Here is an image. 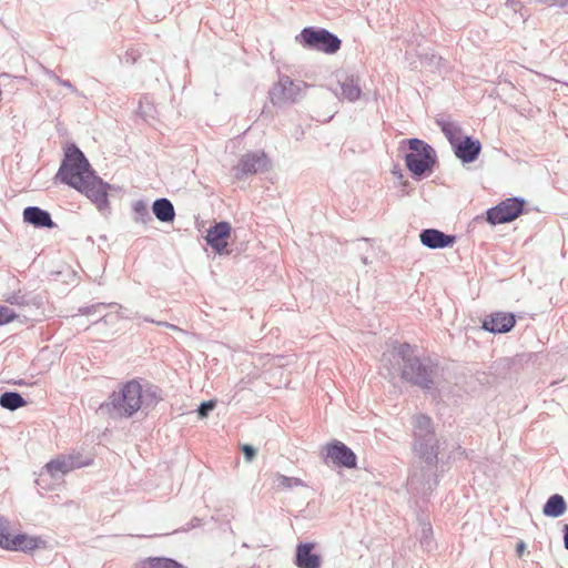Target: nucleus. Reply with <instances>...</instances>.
<instances>
[{
    "label": "nucleus",
    "instance_id": "obj_1",
    "mask_svg": "<svg viewBox=\"0 0 568 568\" xmlns=\"http://www.w3.org/2000/svg\"><path fill=\"white\" fill-rule=\"evenodd\" d=\"M54 180L85 195L99 212L110 209L109 191L113 186L97 174L75 143H70L64 149V156Z\"/></svg>",
    "mask_w": 568,
    "mask_h": 568
},
{
    "label": "nucleus",
    "instance_id": "obj_2",
    "mask_svg": "<svg viewBox=\"0 0 568 568\" xmlns=\"http://www.w3.org/2000/svg\"><path fill=\"white\" fill-rule=\"evenodd\" d=\"M413 444L415 456L424 464L423 474H414L409 478L410 487L420 480L426 481L427 489L432 491L439 483L437 469L445 471V463L438 457L440 440L436 435L433 419L423 413L412 417Z\"/></svg>",
    "mask_w": 568,
    "mask_h": 568
},
{
    "label": "nucleus",
    "instance_id": "obj_3",
    "mask_svg": "<svg viewBox=\"0 0 568 568\" xmlns=\"http://www.w3.org/2000/svg\"><path fill=\"white\" fill-rule=\"evenodd\" d=\"M396 354L399 358L400 379L435 397L438 393V362L429 356L418 355L417 348L408 343L399 344Z\"/></svg>",
    "mask_w": 568,
    "mask_h": 568
},
{
    "label": "nucleus",
    "instance_id": "obj_4",
    "mask_svg": "<svg viewBox=\"0 0 568 568\" xmlns=\"http://www.w3.org/2000/svg\"><path fill=\"white\" fill-rule=\"evenodd\" d=\"M141 395V383L138 379L128 381L120 384L119 389L100 404L99 409L111 418H131L142 409Z\"/></svg>",
    "mask_w": 568,
    "mask_h": 568
},
{
    "label": "nucleus",
    "instance_id": "obj_5",
    "mask_svg": "<svg viewBox=\"0 0 568 568\" xmlns=\"http://www.w3.org/2000/svg\"><path fill=\"white\" fill-rule=\"evenodd\" d=\"M404 150L405 165L415 181H420L433 173L437 154L432 145L418 138H410L400 141L399 151Z\"/></svg>",
    "mask_w": 568,
    "mask_h": 568
},
{
    "label": "nucleus",
    "instance_id": "obj_6",
    "mask_svg": "<svg viewBox=\"0 0 568 568\" xmlns=\"http://www.w3.org/2000/svg\"><path fill=\"white\" fill-rule=\"evenodd\" d=\"M295 40L307 50L325 54L336 53L342 45V40L335 33L320 27L303 28Z\"/></svg>",
    "mask_w": 568,
    "mask_h": 568
},
{
    "label": "nucleus",
    "instance_id": "obj_7",
    "mask_svg": "<svg viewBox=\"0 0 568 568\" xmlns=\"http://www.w3.org/2000/svg\"><path fill=\"white\" fill-rule=\"evenodd\" d=\"M526 200L520 196L507 197L486 211V221L490 225L513 222L525 212Z\"/></svg>",
    "mask_w": 568,
    "mask_h": 568
},
{
    "label": "nucleus",
    "instance_id": "obj_8",
    "mask_svg": "<svg viewBox=\"0 0 568 568\" xmlns=\"http://www.w3.org/2000/svg\"><path fill=\"white\" fill-rule=\"evenodd\" d=\"M270 169L271 160L264 151H250L240 158L233 170L235 178L242 180L248 175L267 172Z\"/></svg>",
    "mask_w": 568,
    "mask_h": 568
},
{
    "label": "nucleus",
    "instance_id": "obj_9",
    "mask_svg": "<svg viewBox=\"0 0 568 568\" xmlns=\"http://www.w3.org/2000/svg\"><path fill=\"white\" fill-rule=\"evenodd\" d=\"M325 464H333L338 468L354 469L357 467L356 454L343 442L333 439L325 446Z\"/></svg>",
    "mask_w": 568,
    "mask_h": 568
},
{
    "label": "nucleus",
    "instance_id": "obj_10",
    "mask_svg": "<svg viewBox=\"0 0 568 568\" xmlns=\"http://www.w3.org/2000/svg\"><path fill=\"white\" fill-rule=\"evenodd\" d=\"M302 92L301 83L294 82L290 77L282 75L277 83L268 91L270 100L273 105L281 106L286 103H294L298 100Z\"/></svg>",
    "mask_w": 568,
    "mask_h": 568
},
{
    "label": "nucleus",
    "instance_id": "obj_11",
    "mask_svg": "<svg viewBox=\"0 0 568 568\" xmlns=\"http://www.w3.org/2000/svg\"><path fill=\"white\" fill-rule=\"evenodd\" d=\"M232 226L227 221L215 222L205 235L206 244L217 255L229 254L227 240L231 237Z\"/></svg>",
    "mask_w": 568,
    "mask_h": 568
},
{
    "label": "nucleus",
    "instance_id": "obj_12",
    "mask_svg": "<svg viewBox=\"0 0 568 568\" xmlns=\"http://www.w3.org/2000/svg\"><path fill=\"white\" fill-rule=\"evenodd\" d=\"M481 143L471 135H464L459 141L453 143L452 150L463 165L474 163L480 155Z\"/></svg>",
    "mask_w": 568,
    "mask_h": 568
},
{
    "label": "nucleus",
    "instance_id": "obj_13",
    "mask_svg": "<svg viewBox=\"0 0 568 568\" xmlns=\"http://www.w3.org/2000/svg\"><path fill=\"white\" fill-rule=\"evenodd\" d=\"M516 315L508 312H494L481 320V328L491 334H505L516 325Z\"/></svg>",
    "mask_w": 568,
    "mask_h": 568
},
{
    "label": "nucleus",
    "instance_id": "obj_14",
    "mask_svg": "<svg viewBox=\"0 0 568 568\" xmlns=\"http://www.w3.org/2000/svg\"><path fill=\"white\" fill-rule=\"evenodd\" d=\"M42 545L43 541L33 535H0V548L10 551H31Z\"/></svg>",
    "mask_w": 568,
    "mask_h": 568
},
{
    "label": "nucleus",
    "instance_id": "obj_15",
    "mask_svg": "<svg viewBox=\"0 0 568 568\" xmlns=\"http://www.w3.org/2000/svg\"><path fill=\"white\" fill-rule=\"evenodd\" d=\"M456 240V235L446 234L438 229H424L419 233L420 243L430 250L453 247Z\"/></svg>",
    "mask_w": 568,
    "mask_h": 568
},
{
    "label": "nucleus",
    "instance_id": "obj_16",
    "mask_svg": "<svg viewBox=\"0 0 568 568\" xmlns=\"http://www.w3.org/2000/svg\"><path fill=\"white\" fill-rule=\"evenodd\" d=\"M89 465V462H81L79 456H61L55 459L50 460L45 465L47 471L55 477L58 475H64L75 468H80Z\"/></svg>",
    "mask_w": 568,
    "mask_h": 568
},
{
    "label": "nucleus",
    "instance_id": "obj_17",
    "mask_svg": "<svg viewBox=\"0 0 568 568\" xmlns=\"http://www.w3.org/2000/svg\"><path fill=\"white\" fill-rule=\"evenodd\" d=\"M23 221L37 229H54L57 224L53 222L49 211L39 206H27L22 212Z\"/></svg>",
    "mask_w": 568,
    "mask_h": 568
},
{
    "label": "nucleus",
    "instance_id": "obj_18",
    "mask_svg": "<svg viewBox=\"0 0 568 568\" xmlns=\"http://www.w3.org/2000/svg\"><path fill=\"white\" fill-rule=\"evenodd\" d=\"M313 542L300 544L296 549V565L300 568H321V555Z\"/></svg>",
    "mask_w": 568,
    "mask_h": 568
},
{
    "label": "nucleus",
    "instance_id": "obj_19",
    "mask_svg": "<svg viewBox=\"0 0 568 568\" xmlns=\"http://www.w3.org/2000/svg\"><path fill=\"white\" fill-rule=\"evenodd\" d=\"M141 393L142 409L146 413L163 400L162 389L150 382H145L144 384L141 383Z\"/></svg>",
    "mask_w": 568,
    "mask_h": 568
},
{
    "label": "nucleus",
    "instance_id": "obj_20",
    "mask_svg": "<svg viewBox=\"0 0 568 568\" xmlns=\"http://www.w3.org/2000/svg\"><path fill=\"white\" fill-rule=\"evenodd\" d=\"M152 212L162 223H172L175 219L174 205L166 197L156 199L152 204Z\"/></svg>",
    "mask_w": 568,
    "mask_h": 568
},
{
    "label": "nucleus",
    "instance_id": "obj_21",
    "mask_svg": "<svg viewBox=\"0 0 568 568\" xmlns=\"http://www.w3.org/2000/svg\"><path fill=\"white\" fill-rule=\"evenodd\" d=\"M342 97L349 102H355L359 100L362 95V89L359 85V78L357 75L351 74L346 75L344 80L338 81Z\"/></svg>",
    "mask_w": 568,
    "mask_h": 568
},
{
    "label": "nucleus",
    "instance_id": "obj_22",
    "mask_svg": "<svg viewBox=\"0 0 568 568\" xmlns=\"http://www.w3.org/2000/svg\"><path fill=\"white\" fill-rule=\"evenodd\" d=\"M567 503L559 494L551 495L542 507V514L547 517L557 518L565 514Z\"/></svg>",
    "mask_w": 568,
    "mask_h": 568
},
{
    "label": "nucleus",
    "instance_id": "obj_23",
    "mask_svg": "<svg viewBox=\"0 0 568 568\" xmlns=\"http://www.w3.org/2000/svg\"><path fill=\"white\" fill-rule=\"evenodd\" d=\"M435 122L445 138L448 140L450 146H453V143L462 139V136H459L462 133V128L457 123L444 116L436 118Z\"/></svg>",
    "mask_w": 568,
    "mask_h": 568
},
{
    "label": "nucleus",
    "instance_id": "obj_24",
    "mask_svg": "<svg viewBox=\"0 0 568 568\" xmlns=\"http://www.w3.org/2000/svg\"><path fill=\"white\" fill-rule=\"evenodd\" d=\"M28 405V402L18 390H7L0 395V406L10 412H14Z\"/></svg>",
    "mask_w": 568,
    "mask_h": 568
},
{
    "label": "nucleus",
    "instance_id": "obj_25",
    "mask_svg": "<svg viewBox=\"0 0 568 568\" xmlns=\"http://www.w3.org/2000/svg\"><path fill=\"white\" fill-rule=\"evenodd\" d=\"M6 302L11 305L24 306V305H36L40 306L42 301L40 296H31L28 293H23L22 291L13 292L6 297Z\"/></svg>",
    "mask_w": 568,
    "mask_h": 568
},
{
    "label": "nucleus",
    "instance_id": "obj_26",
    "mask_svg": "<svg viewBox=\"0 0 568 568\" xmlns=\"http://www.w3.org/2000/svg\"><path fill=\"white\" fill-rule=\"evenodd\" d=\"M139 568H183V566L170 558L154 557L142 560Z\"/></svg>",
    "mask_w": 568,
    "mask_h": 568
},
{
    "label": "nucleus",
    "instance_id": "obj_27",
    "mask_svg": "<svg viewBox=\"0 0 568 568\" xmlns=\"http://www.w3.org/2000/svg\"><path fill=\"white\" fill-rule=\"evenodd\" d=\"M132 211L134 213V221L136 223L148 224L153 221L148 207V203L143 200H138L132 204Z\"/></svg>",
    "mask_w": 568,
    "mask_h": 568
},
{
    "label": "nucleus",
    "instance_id": "obj_28",
    "mask_svg": "<svg viewBox=\"0 0 568 568\" xmlns=\"http://www.w3.org/2000/svg\"><path fill=\"white\" fill-rule=\"evenodd\" d=\"M275 484L277 488L292 489L298 486H305L304 481L297 477H288L282 474L276 475Z\"/></svg>",
    "mask_w": 568,
    "mask_h": 568
},
{
    "label": "nucleus",
    "instance_id": "obj_29",
    "mask_svg": "<svg viewBox=\"0 0 568 568\" xmlns=\"http://www.w3.org/2000/svg\"><path fill=\"white\" fill-rule=\"evenodd\" d=\"M113 305H115V303H110V304L95 303V304H92L89 306H82L79 308V314L88 316V315L101 313L102 310L113 306Z\"/></svg>",
    "mask_w": 568,
    "mask_h": 568
},
{
    "label": "nucleus",
    "instance_id": "obj_30",
    "mask_svg": "<svg viewBox=\"0 0 568 568\" xmlns=\"http://www.w3.org/2000/svg\"><path fill=\"white\" fill-rule=\"evenodd\" d=\"M416 519L418 521L420 532H423V534L433 532L430 517L427 513H425V511L418 513L416 515Z\"/></svg>",
    "mask_w": 568,
    "mask_h": 568
},
{
    "label": "nucleus",
    "instance_id": "obj_31",
    "mask_svg": "<svg viewBox=\"0 0 568 568\" xmlns=\"http://www.w3.org/2000/svg\"><path fill=\"white\" fill-rule=\"evenodd\" d=\"M17 316V313L12 308L0 304V326L11 323Z\"/></svg>",
    "mask_w": 568,
    "mask_h": 568
},
{
    "label": "nucleus",
    "instance_id": "obj_32",
    "mask_svg": "<svg viewBox=\"0 0 568 568\" xmlns=\"http://www.w3.org/2000/svg\"><path fill=\"white\" fill-rule=\"evenodd\" d=\"M215 406H216V400H214V399L205 400V402H202L197 406L196 412L201 418H204V417L209 416V414L215 408Z\"/></svg>",
    "mask_w": 568,
    "mask_h": 568
},
{
    "label": "nucleus",
    "instance_id": "obj_33",
    "mask_svg": "<svg viewBox=\"0 0 568 568\" xmlns=\"http://www.w3.org/2000/svg\"><path fill=\"white\" fill-rule=\"evenodd\" d=\"M241 452L247 463H251L257 454V449L250 444H243L241 446Z\"/></svg>",
    "mask_w": 568,
    "mask_h": 568
},
{
    "label": "nucleus",
    "instance_id": "obj_34",
    "mask_svg": "<svg viewBox=\"0 0 568 568\" xmlns=\"http://www.w3.org/2000/svg\"><path fill=\"white\" fill-rule=\"evenodd\" d=\"M201 524H202V519H200L197 517H194L187 524V527H182V528L174 529L172 532H187L191 529L201 527Z\"/></svg>",
    "mask_w": 568,
    "mask_h": 568
},
{
    "label": "nucleus",
    "instance_id": "obj_35",
    "mask_svg": "<svg viewBox=\"0 0 568 568\" xmlns=\"http://www.w3.org/2000/svg\"><path fill=\"white\" fill-rule=\"evenodd\" d=\"M540 3H549L551 6H558L562 9H568V0H536Z\"/></svg>",
    "mask_w": 568,
    "mask_h": 568
},
{
    "label": "nucleus",
    "instance_id": "obj_36",
    "mask_svg": "<svg viewBox=\"0 0 568 568\" xmlns=\"http://www.w3.org/2000/svg\"><path fill=\"white\" fill-rule=\"evenodd\" d=\"M506 7L513 9L515 12H520L523 9V4L518 0H507Z\"/></svg>",
    "mask_w": 568,
    "mask_h": 568
},
{
    "label": "nucleus",
    "instance_id": "obj_37",
    "mask_svg": "<svg viewBox=\"0 0 568 568\" xmlns=\"http://www.w3.org/2000/svg\"><path fill=\"white\" fill-rule=\"evenodd\" d=\"M143 320H144L145 322L154 323V324H156V325H159V326H164V327H168V328H171V329H176V328H178L175 325L170 324V323H168V322L154 321V320H152V318H150V317H144Z\"/></svg>",
    "mask_w": 568,
    "mask_h": 568
},
{
    "label": "nucleus",
    "instance_id": "obj_38",
    "mask_svg": "<svg viewBox=\"0 0 568 568\" xmlns=\"http://www.w3.org/2000/svg\"><path fill=\"white\" fill-rule=\"evenodd\" d=\"M54 78H55V80H57V82H58L59 84H61V85H63V87H65V88L70 89L72 92H75V91H77L75 87L71 83V81H70V80H63V79H60V78H58V77H54Z\"/></svg>",
    "mask_w": 568,
    "mask_h": 568
},
{
    "label": "nucleus",
    "instance_id": "obj_39",
    "mask_svg": "<svg viewBox=\"0 0 568 568\" xmlns=\"http://www.w3.org/2000/svg\"><path fill=\"white\" fill-rule=\"evenodd\" d=\"M9 528V521L3 516L0 515V532H10Z\"/></svg>",
    "mask_w": 568,
    "mask_h": 568
},
{
    "label": "nucleus",
    "instance_id": "obj_40",
    "mask_svg": "<svg viewBox=\"0 0 568 568\" xmlns=\"http://www.w3.org/2000/svg\"><path fill=\"white\" fill-rule=\"evenodd\" d=\"M392 173L394 176H396L398 180H403L404 175H403V172H402V169L398 168L397 165L394 166V169L392 170Z\"/></svg>",
    "mask_w": 568,
    "mask_h": 568
},
{
    "label": "nucleus",
    "instance_id": "obj_41",
    "mask_svg": "<svg viewBox=\"0 0 568 568\" xmlns=\"http://www.w3.org/2000/svg\"><path fill=\"white\" fill-rule=\"evenodd\" d=\"M138 113L144 119L149 115V112L144 109L142 101H140Z\"/></svg>",
    "mask_w": 568,
    "mask_h": 568
},
{
    "label": "nucleus",
    "instance_id": "obj_42",
    "mask_svg": "<svg viewBox=\"0 0 568 568\" xmlns=\"http://www.w3.org/2000/svg\"><path fill=\"white\" fill-rule=\"evenodd\" d=\"M516 551H517V555L520 557L523 556L524 551H525V544L524 542H519L517 545V548H516Z\"/></svg>",
    "mask_w": 568,
    "mask_h": 568
},
{
    "label": "nucleus",
    "instance_id": "obj_43",
    "mask_svg": "<svg viewBox=\"0 0 568 568\" xmlns=\"http://www.w3.org/2000/svg\"><path fill=\"white\" fill-rule=\"evenodd\" d=\"M429 60H430L432 63L439 64V62L442 60V57H437L436 54H432Z\"/></svg>",
    "mask_w": 568,
    "mask_h": 568
},
{
    "label": "nucleus",
    "instance_id": "obj_44",
    "mask_svg": "<svg viewBox=\"0 0 568 568\" xmlns=\"http://www.w3.org/2000/svg\"><path fill=\"white\" fill-rule=\"evenodd\" d=\"M106 318H108V316H106V315H103V316H101V317L97 321V323H100V322L108 323V320H106Z\"/></svg>",
    "mask_w": 568,
    "mask_h": 568
},
{
    "label": "nucleus",
    "instance_id": "obj_45",
    "mask_svg": "<svg viewBox=\"0 0 568 568\" xmlns=\"http://www.w3.org/2000/svg\"><path fill=\"white\" fill-rule=\"evenodd\" d=\"M361 261H362V262H363V264H365V265H367V264L369 263V262H368L367 256H365V255H362V256H361Z\"/></svg>",
    "mask_w": 568,
    "mask_h": 568
},
{
    "label": "nucleus",
    "instance_id": "obj_46",
    "mask_svg": "<svg viewBox=\"0 0 568 568\" xmlns=\"http://www.w3.org/2000/svg\"><path fill=\"white\" fill-rule=\"evenodd\" d=\"M561 532H568V524H565L561 528Z\"/></svg>",
    "mask_w": 568,
    "mask_h": 568
},
{
    "label": "nucleus",
    "instance_id": "obj_47",
    "mask_svg": "<svg viewBox=\"0 0 568 568\" xmlns=\"http://www.w3.org/2000/svg\"><path fill=\"white\" fill-rule=\"evenodd\" d=\"M565 547L568 549V535H565Z\"/></svg>",
    "mask_w": 568,
    "mask_h": 568
},
{
    "label": "nucleus",
    "instance_id": "obj_48",
    "mask_svg": "<svg viewBox=\"0 0 568 568\" xmlns=\"http://www.w3.org/2000/svg\"><path fill=\"white\" fill-rule=\"evenodd\" d=\"M408 184H409V183H408V181H403V182H402V185H403L404 187L408 186Z\"/></svg>",
    "mask_w": 568,
    "mask_h": 568
}]
</instances>
